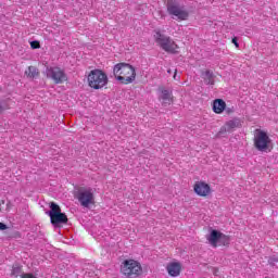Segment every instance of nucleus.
<instances>
[{
    "instance_id": "1",
    "label": "nucleus",
    "mask_w": 278,
    "mask_h": 278,
    "mask_svg": "<svg viewBox=\"0 0 278 278\" xmlns=\"http://www.w3.org/2000/svg\"><path fill=\"white\" fill-rule=\"evenodd\" d=\"M121 273L127 278H138L142 275V265L134 258L125 260L121 265Z\"/></svg>"
},
{
    "instance_id": "2",
    "label": "nucleus",
    "mask_w": 278,
    "mask_h": 278,
    "mask_svg": "<svg viewBox=\"0 0 278 278\" xmlns=\"http://www.w3.org/2000/svg\"><path fill=\"white\" fill-rule=\"evenodd\" d=\"M108 81V74L103 71H91L87 76V84L92 90H102Z\"/></svg>"
},
{
    "instance_id": "3",
    "label": "nucleus",
    "mask_w": 278,
    "mask_h": 278,
    "mask_svg": "<svg viewBox=\"0 0 278 278\" xmlns=\"http://www.w3.org/2000/svg\"><path fill=\"white\" fill-rule=\"evenodd\" d=\"M253 142L256 150L263 152L268 151L270 144H273V140L268 136V132L262 129H255Z\"/></svg>"
},
{
    "instance_id": "4",
    "label": "nucleus",
    "mask_w": 278,
    "mask_h": 278,
    "mask_svg": "<svg viewBox=\"0 0 278 278\" xmlns=\"http://www.w3.org/2000/svg\"><path fill=\"white\" fill-rule=\"evenodd\" d=\"M166 8L168 14L176 16L178 21H188V16H190L188 11L177 0H167Z\"/></svg>"
},
{
    "instance_id": "5",
    "label": "nucleus",
    "mask_w": 278,
    "mask_h": 278,
    "mask_svg": "<svg viewBox=\"0 0 278 278\" xmlns=\"http://www.w3.org/2000/svg\"><path fill=\"white\" fill-rule=\"evenodd\" d=\"M50 217V223L52 225H66L68 223V216L62 213V208L54 202L50 204V211L48 213Z\"/></svg>"
},
{
    "instance_id": "6",
    "label": "nucleus",
    "mask_w": 278,
    "mask_h": 278,
    "mask_svg": "<svg viewBox=\"0 0 278 278\" xmlns=\"http://www.w3.org/2000/svg\"><path fill=\"white\" fill-rule=\"evenodd\" d=\"M75 197L83 207H90V205H94V193H92V189L90 188L80 187Z\"/></svg>"
},
{
    "instance_id": "7",
    "label": "nucleus",
    "mask_w": 278,
    "mask_h": 278,
    "mask_svg": "<svg viewBox=\"0 0 278 278\" xmlns=\"http://www.w3.org/2000/svg\"><path fill=\"white\" fill-rule=\"evenodd\" d=\"M154 38L156 45L160 46L163 51H166L167 53H175L177 45L175 43V41L170 40V37L160 31H156Z\"/></svg>"
},
{
    "instance_id": "8",
    "label": "nucleus",
    "mask_w": 278,
    "mask_h": 278,
    "mask_svg": "<svg viewBox=\"0 0 278 278\" xmlns=\"http://www.w3.org/2000/svg\"><path fill=\"white\" fill-rule=\"evenodd\" d=\"M114 75L119 84L126 86L136 81V71H116Z\"/></svg>"
},
{
    "instance_id": "9",
    "label": "nucleus",
    "mask_w": 278,
    "mask_h": 278,
    "mask_svg": "<svg viewBox=\"0 0 278 278\" xmlns=\"http://www.w3.org/2000/svg\"><path fill=\"white\" fill-rule=\"evenodd\" d=\"M193 191L195 192V194L198 197L207 199V197H210V194H212V187L210 186V184H207L203 180H200L193 185Z\"/></svg>"
},
{
    "instance_id": "10",
    "label": "nucleus",
    "mask_w": 278,
    "mask_h": 278,
    "mask_svg": "<svg viewBox=\"0 0 278 278\" xmlns=\"http://www.w3.org/2000/svg\"><path fill=\"white\" fill-rule=\"evenodd\" d=\"M242 127V121L238 117H235L225 123L220 128L219 134H231L235 129H240Z\"/></svg>"
},
{
    "instance_id": "11",
    "label": "nucleus",
    "mask_w": 278,
    "mask_h": 278,
    "mask_svg": "<svg viewBox=\"0 0 278 278\" xmlns=\"http://www.w3.org/2000/svg\"><path fill=\"white\" fill-rule=\"evenodd\" d=\"M159 101L162 105H170L173 103V91L166 89L164 86L159 87Z\"/></svg>"
},
{
    "instance_id": "12",
    "label": "nucleus",
    "mask_w": 278,
    "mask_h": 278,
    "mask_svg": "<svg viewBox=\"0 0 278 278\" xmlns=\"http://www.w3.org/2000/svg\"><path fill=\"white\" fill-rule=\"evenodd\" d=\"M201 77L207 86H214L216 81L220 79V74L218 72H210V71H204L201 74Z\"/></svg>"
},
{
    "instance_id": "13",
    "label": "nucleus",
    "mask_w": 278,
    "mask_h": 278,
    "mask_svg": "<svg viewBox=\"0 0 278 278\" xmlns=\"http://www.w3.org/2000/svg\"><path fill=\"white\" fill-rule=\"evenodd\" d=\"M166 270L169 277H179V275H181V263L172 262L167 264Z\"/></svg>"
},
{
    "instance_id": "14",
    "label": "nucleus",
    "mask_w": 278,
    "mask_h": 278,
    "mask_svg": "<svg viewBox=\"0 0 278 278\" xmlns=\"http://www.w3.org/2000/svg\"><path fill=\"white\" fill-rule=\"evenodd\" d=\"M54 81V84H64V81H68V76L63 71H51L48 74Z\"/></svg>"
},
{
    "instance_id": "15",
    "label": "nucleus",
    "mask_w": 278,
    "mask_h": 278,
    "mask_svg": "<svg viewBox=\"0 0 278 278\" xmlns=\"http://www.w3.org/2000/svg\"><path fill=\"white\" fill-rule=\"evenodd\" d=\"M213 112L215 114H223L227 110V102L223 99H215L212 103Z\"/></svg>"
},
{
    "instance_id": "16",
    "label": "nucleus",
    "mask_w": 278,
    "mask_h": 278,
    "mask_svg": "<svg viewBox=\"0 0 278 278\" xmlns=\"http://www.w3.org/2000/svg\"><path fill=\"white\" fill-rule=\"evenodd\" d=\"M220 236H223V232L218 230H213L211 231L210 236L206 237V240H208L211 247H214V249H216V247H218V242L220 241Z\"/></svg>"
},
{
    "instance_id": "17",
    "label": "nucleus",
    "mask_w": 278,
    "mask_h": 278,
    "mask_svg": "<svg viewBox=\"0 0 278 278\" xmlns=\"http://www.w3.org/2000/svg\"><path fill=\"white\" fill-rule=\"evenodd\" d=\"M113 71H136V67L128 63H117L114 65Z\"/></svg>"
},
{
    "instance_id": "18",
    "label": "nucleus",
    "mask_w": 278,
    "mask_h": 278,
    "mask_svg": "<svg viewBox=\"0 0 278 278\" xmlns=\"http://www.w3.org/2000/svg\"><path fill=\"white\" fill-rule=\"evenodd\" d=\"M218 247H229V236L222 232L219 237Z\"/></svg>"
},
{
    "instance_id": "19",
    "label": "nucleus",
    "mask_w": 278,
    "mask_h": 278,
    "mask_svg": "<svg viewBox=\"0 0 278 278\" xmlns=\"http://www.w3.org/2000/svg\"><path fill=\"white\" fill-rule=\"evenodd\" d=\"M5 110H10V100H0V114H3Z\"/></svg>"
},
{
    "instance_id": "20",
    "label": "nucleus",
    "mask_w": 278,
    "mask_h": 278,
    "mask_svg": "<svg viewBox=\"0 0 278 278\" xmlns=\"http://www.w3.org/2000/svg\"><path fill=\"white\" fill-rule=\"evenodd\" d=\"M39 75H40V72H36V71L25 72V77H27V79H36V77H38Z\"/></svg>"
},
{
    "instance_id": "21",
    "label": "nucleus",
    "mask_w": 278,
    "mask_h": 278,
    "mask_svg": "<svg viewBox=\"0 0 278 278\" xmlns=\"http://www.w3.org/2000/svg\"><path fill=\"white\" fill-rule=\"evenodd\" d=\"M31 49H40V41L34 40L30 42Z\"/></svg>"
},
{
    "instance_id": "22",
    "label": "nucleus",
    "mask_w": 278,
    "mask_h": 278,
    "mask_svg": "<svg viewBox=\"0 0 278 278\" xmlns=\"http://www.w3.org/2000/svg\"><path fill=\"white\" fill-rule=\"evenodd\" d=\"M167 73H168V75H173V77H174V79L177 81V80H179V76L177 77V71H175V72H172V71H167Z\"/></svg>"
},
{
    "instance_id": "23",
    "label": "nucleus",
    "mask_w": 278,
    "mask_h": 278,
    "mask_svg": "<svg viewBox=\"0 0 278 278\" xmlns=\"http://www.w3.org/2000/svg\"><path fill=\"white\" fill-rule=\"evenodd\" d=\"M224 112H226V114H233L235 109H233V106H231V108H227V106H226V109L224 110Z\"/></svg>"
},
{
    "instance_id": "24",
    "label": "nucleus",
    "mask_w": 278,
    "mask_h": 278,
    "mask_svg": "<svg viewBox=\"0 0 278 278\" xmlns=\"http://www.w3.org/2000/svg\"><path fill=\"white\" fill-rule=\"evenodd\" d=\"M232 45H235V47H240V45L238 43V37H233L232 38Z\"/></svg>"
},
{
    "instance_id": "25",
    "label": "nucleus",
    "mask_w": 278,
    "mask_h": 278,
    "mask_svg": "<svg viewBox=\"0 0 278 278\" xmlns=\"http://www.w3.org/2000/svg\"><path fill=\"white\" fill-rule=\"evenodd\" d=\"M8 229V225L0 223V231H5Z\"/></svg>"
},
{
    "instance_id": "26",
    "label": "nucleus",
    "mask_w": 278,
    "mask_h": 278,
    "mask_svg": "<svg viewBox=\"0 0 278 278\" xmlns=\"http://www.w3.org/2000/svg\"><path fill=\"white\" fill-rule=\"evenodd\" d=\"M11 238H21V233L18 231H14Z\"/></svg>"
},
{
    "instance_id": "27",
    "label": "nucleus",
    "mask_w": 278,
    "mask_h": 278,
    "mask_svg": "<svg viewBox=\"0 0 278 278\" xmlns=\"http://www.w3.org/2000/svg\"><path fill=\"white\" fill-rule=\"evenodd\" d=\"M277 262L278 260L275 256L269 258V264H277Z\"/></svg>"
},
{
    "instance_id": "28",
    "label": "nucleus",
    "mask_w": 278,
    "mask_h": 278,
    "mask_svg": "<svg viewBox=\"0 0 278 278\" xmlns=\"http://www.w3.org/2000/svg\"><path fill=\"white\" fill-rule=\"evenodd\" d=\"M22 278H36L33 274H24Z\"/></svg>"
},
{
    "instance_id": "29",
    "label": "nucleus",
    "mask_w": 278,
    "mask_h": 278,
    "mask_svg": "<svg viewBox=\"0 0 278 278\" xmlns=\"http://www.w3.org/2000/svg\"><path fill=\"white\" fill-rule=\"evenodd\" d=\"M36 70V67H34V66H28V71H35Z\"/></svg>"
},
{
    "instance_id": "30",
    "label": "nucleus",
    "mask_w": 278,
    "mask_h": 278,
    "mask_svg": "<svg viewBox=\"0 0 278 278\" xmlns=\"http://www.w3.org/2000/svg\"><path fill=\"white\" fill-rule=\"evenodd\" d=\"M46 71H53V68H52V67H50V68H49V67H47V68H46Z\"/></svg>"
},
{
    "instance_id": "31",
    "label": "nucleus",
    "mask_w": 278,
    "mask_h": 278,
    "mask_svg": "<svg viewBox=\"0 0 278 278\" xmlns=\"http://www.w3.org/2000/svg\"><path fill=\"white\" fill-rule=\"evenodd\" d=\"M93 71H101V68H93Z\"/></svg>"
}]
</instances>
